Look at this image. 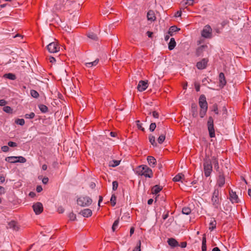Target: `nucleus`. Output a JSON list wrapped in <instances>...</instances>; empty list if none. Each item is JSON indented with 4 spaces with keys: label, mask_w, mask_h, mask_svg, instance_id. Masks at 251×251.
<instances>
[{
    "label": "nucleus",
    "mask_w": 251,
    "mask_h": 251,
    "mask_svg": "<svg viewBox=\"0 0 251 251\" xmlns=\"http://www.w3.org/2000/svg\"><path fill=\"white\" fill-rule=\"evenodd\" d=\"M47 50L50 53L57 52L59 50V47L57 45V43L55 42L50 43L47 46Z\"/></svg>",
    "instance_id": "nucleus-7"
},
{
    "label": "nucleus",
    "mask_w": 251,
    "mask_h": 251,
    "mask_svg": "<svg viewBox=\"0 0 251 251\" xmlns=\"http://www.w3.org/2000/svg\"><path fill=\"white\" fill-rule=\"evenodd\" d=\"M169 211H167L166 214H164L163 215L162 218H163V220H166L169 217Z\"/></svg>",
    "instance_id": "nucleus-62"
},
{
    "label": "nucleus",
    "mask_w": 251,
    "mask_h": 251,
    "mask_svg": "<svg viewBox=\"0 0 251 251\" xmlns=\"http://www.w3.org/2000/svg\"><path fill=\"white\" fill-rule=\"evenodd\" d=\"M184 177V175L182 174H178L176 175L173 179L174 181H179Z\"/></svg>",
    "instance_id": "nucleus-34"
},
{
    "label": "nucleus",
    "mask_w": 251,
    "mask_h": 251,
    "mask_svg": "<svg viewBox=\"0 0 251 251\" xmlns=\"http://www.w3.org/2000/svg\"><path fill=\"white\" fill-rule=\"evenodd\" d=\"M141 251V241L139 240L137 242L136 247L132 251Z\"/></svg>",
    "instance_id": "nucleus-47"
},
{
    "label": "nucleus",
    "mask_w": 251,
    "mask_h": 251,
    "mask_svg": "<svg viewBox=\"0 0 251 251\" xmlns=\"http://www.w3.org/2000/svg\"><path fill=\"white\" fill-rule=\"evenodd\" d=\"M147 160L151 167H154L156 165V161L154 157L149 156L147 157Z\"/></svg>",
    "instance_id": "nucleus-21"
},
{
    "label": "nucleus",
    "mask_w": 251,
    "mask_h": 251,
    "mask_svg": "<svg viewBox=\"0 0 251 251\" xmlns=\"http://www.w3.org/2000/svg\"><path fill=\"white\" fill-rule=\"evenodd\" d=\"M7 103V102L5 100H4L3 99L0 100V106H4Z\"/></svg>",
    "instance_id": "nucleus-55"
},
{
    "label": "nucleus",
    "mask_w": 251,
    "mask_h": 251,
    "mask_svg": "<svg viewBox=\"0 0 251 251\" xmlns=\"http://www.w3.org/2000/svg\"><path fill=\"white\" fill-rule=\"evenodd\" d=\"M119 223V219H118L115 220L112 225V229L113 232H114L116 229V227L118 226Z\"/></svg>",
    "instance_id": "nucleus-39"
},
{
    "label": "nucleus",
    "mask_w": 251,
    "mask_h": 251,
    "mask_svg": "<svg viewBox=\"0 0 251 251\" xmlns=\"http://www.w3.org/2000/svg\"><path fill=\"white\" fill-rule=\"evenodd\" d=\"M199 104L201 109H208V103L206 101V99L204 95H201L200 96L199 100Z\"/></svg>",
    "instance_id": "nucleus-8"
},
{
    "label": "nucleus",
    "mask_w": 251,
    "mask_h": 251,
    "mask_svg": "<svg viewBox=\"0 0 251 251\" xmlns=\"http://www.w3.org/2000/svg\"><path fill=\"white\" fill-rule=\"evenodd\" d=\"M216 221L214 219L211 220L209 223V229L211 231L214 230L216 227Z\"/></svg>",
    "instance_id": "nucleus-28"
},
{
    "label": "nucleus",
    "mask_w": 251,
    "mask_h": 251,
    "mask_svg": "<svg viewBox=\"0 0 251 251\" xmlns=\"http://www.w3.org/2000/svg\"><path fill=\"white\" fill-rule=\"evenodd\" d=\"M182 212L183 214L189 215L191 212V209L188 207H185L182 208Z\"/></svg>",
    "instance_id": "nucleus-35"
},
{
    "label": "nucleus",
    "mask_w": 251,
    "mask_h": 251,
    "mask_svg": "<svg viewBox=\"0 0 251 251\" xmlns=\"http://www.w3.org/2000/svg\"><path fill=\"white\" fill-rule=\"evenodd\" d=\"M207 125L209 136L211 138L214 137L215 136V133L214 127V121L211 116L209 117Z\"/></svg>",
    "instance_id": "nucleus-5"
},
{
    "label": "nucleus",
    "mask_w": 251,
    "mask_h": 251,
    "mask_svg": "<svg viewBox=\"0 0 251 251\" xmlns=\"http://www.w3.org/2000/svg\"><path fill=\"white\" fill-rule=\"evenodd\" d=\"M212 168L211 158H210L208 155H205L203 159V171L206 177H208L210 176L212 171Z\"/></svg>",
    "instance_id": "nucleus-2"
},
{
    "label": "nucleus",
    "mask_w": 251,
    "mask_h": 251,
    "mask_svg": "<svg viewBox=\"0 0 251 251\" xmlns=\"http://www.w3.org/2000/svg\"><path fill=\"white\" fill-rule=\"evenodd\" d=\"M211 160H212V164H213L214 165V167L215 169L217 172L219 171V165L218 162V159L216 156H212Z\"/></svg>",
    "instance_id": "nucleus-18"
},
{
    "label": "nucleus",
    "mask_w": 251,
    "mask_h": 251,
    "mask_svg": "<svg viewBox=\"0 0 251 251\" xmlns=\"http://www.w3.org/2000/svg\"><path fill=\"white\" fill-rule=\"evenodd\" d=\"M207 48L206 45H201L196 50V55L197 56H200L202 55L203 51Z\"/></svg>",
    "instance_id": "nucleus-17"
},
{
    "label": "nucleus",
    "mask_w": 251,
    "mask_h": 251,
    "mask_svg": "<svg viewBox=\"0 0 251 251\" xmlns=\"http://www.w3.org/2000/svg\"><path fill=\"white\" fill-rule=\"evenodd\" d=\"M136 172L138 175L144 176L146 177H153V173L151 169L147 165H140L136 169Z\"/></svg>",
    "instance_id": "nucleus-1"
},
{
    "label": "nucleus",
    "mask_w": 251,
    "mask_h": 251,
    "mask_svg": "<svg viewBox=\"0 0 251 251\" xmlns=\"http://www.w3.org/2000/svg\"><path fill=\"white\" fill-rule=\"evenodd\" d=\"M1 150L4 152H7L9 151V148L7 146H3L1 147Z\"/></svg>",
    "instance_id": "nucleus-54"
},
{
    "label": "nucleus",
    "mask_w": 251,
    "mask_h": 251,
    "mask_svg": "<svg viewBox=\"0 0 251 251\" xmlns=\"http://www.w3.org/2000/svg\"><path fill=\"white\" fill-rule=\"evenodd\" d=\"M156 127V125L155 123H152L150 126V130L151 132H153Z\"/></svg>",
    "instance_id": "nucleus-48"
},
{
    "label": "nucleus",
    "mask_w": 251,
    "mask_h": 251,
    "mask_svg": "<svg viewBox=\"0 0 251 251\" xmlns=\"http://www.w3.org/2000/svg\"><path fill=\"white\" fill-rule=\"evenodd\" d=\"M99 61V59H97L93 62L86 63L85 65L86 67H92V66H95L98 64Z\"/></svg>",
    "instance_id": "nucleus-30"
},
{
    "label": "nucleus",
    "mask_w": 251,
    "mask_h": 251,
    "mask_svg": "<svg viewBox=\"0 0 251 251\" xmlns=\"http://www.w3.org/2000/svg\"><path fill=\"white\" fill-rule=\"evenodd\" d=\"M179 30L180 28H178L177 26L175 25H173L170 27L168 33L170 34V36H173V33L174 32H176Z\"/></svg>",
    "instance_id": "nucleus-25"
},
{
    "label": "nucleus",
    "mask_w": 251,
    "mask_h": 251,
    "mask_svg": "<svg viewBox=\"0 0 251 251\" xmlns=\"http://www.w3.org/2000/svg\"><path fill=\"white\" fill-rule=\"evenodd\" d=\"M212 111H213L216 114H219L218 107L216 103H215L212 106Z\"/></svg>",
    "instance_id": "nucleus-44"
},
{
    "label": "nucleus",
    "mask_w": 251,
    "mask_h": 251,
    "mask_svg": "<svg viewBox=\"0 0 251 251\" xmlns=\"http://www.w3.org/2000/svg\"><path fill=\"white\" fill-rule=\"evenodd\" d=\"M191 113L194 118L198 116V106L195 103H193L191 104Z\"/></svg>",
    "instance_id": "nucleus-15"
},
{
    "label": "nucleus",
    "mask_w": 251,
    "mask_h": 251,
    "mask_svg": "<svg viewBox=\"0 0 251 251\" xmlns=\"http://www.w3.org/2000/svg\"><path fill=\"white\" fill-rule=\"evenodd\" d=\"M33 210L36 215L40 214L43 211V205L41 202H37L32 206Z\"/></svg>",
    "instance_id": "nucleus-9"
},
{
    "label": "nucleus",
    "mask_w": 251,
    "mask_h": 251,
    "mask_svg": "<svg viewBox=\"0 0 251 251\" xmlns=\"http://www.w3.org/2000/svg\"><path fill=\"white\" fill-rule=\"evenodd\" d=\"M148 87V80H140L137 86V89L140 92H143L145 91Z\"/></svg>",
    "instance_id": "nucleus-11"
},
{
    "label": "nucleus",
    "mask_w": 251,
    "mask_h": 251,
    "mask_svg": "<svg viewBox=\"0 0 251 251\" xmlns=\"http://www.w3.org/2000/svg\"><path fill=\"white\" fill-rule=\"evenodd\" d=\"M225 183V178L222 172H219L218 177L217 179V184L220 187H223Z\"/></svg>",
    "instance_id": "nucleus-12"
},
{
    "label": "nucleus",
    "mask_w": 251,
    "mask_h": 251,
    "mask_svg": "<svg viewBox=\"0 0 251 251\" xmlns=\"http://www.w3.org/2000/svg\"><path fill=\"white\" fill-rule=\"evenodd\" d=\"M136 125H137V127L138 128V129L142 130L143 131H144L145 129H144V128H143L142 127V124L140 123V122L139 120H137L136 121Z\"/></svg>",
    "instance_id": "nucleus-50"
},
{
    "label": "nucleus",
    "mask_w": 251,
    "mask_h": 251,
    "mask_svg": "<svg viewBox=\"0 0 251 251\" xmlns=\"http://www.w3.org/2000/svg\"><path fill=\"white\" fill-rule=\"evenodd\" d=\"M92 201V199L88 196L80 197L77 199V204L82 207L88 206Z\"/></svg>",
    "instance_id": "nucleus-4"
},
{
    "label": "nucleus",
    "mask_w": 251,
    "mask_h": 251,
    "mask_svg": "<svg viewBox=\"0 0 251 251\" xmlns=\"http://www.w3.org/2000/svg\"><path fill=\"white\" fill-rule=\"evenodd\" d=\"M17 162H20V163H25L26 161V159L23 157V156H17Z\"/></svg>",
    "instance_id": "nucleus-45"
},
{
    "label": "nucleus",
    "mask_w": 251,
    "mask_h": 251,
    "mask_svg": "<svg viewBox=\"0 0 251 251\" xmlns=\"http://www.w3.org/2000/svg\"><path fill=\"white\" fill-rule=\"evenodd\" d=\"M167 242L170 246L173 248L179 246L178 242L173 238H169Z\"/></svg>",
    "instance_id": "nucleus-20"
},
{
    "label": "nucleus",
    "mask_w": 251,
    "mask_h": 251,
    "mask_svg": "<svg viewBox=\"0 0 251 251\" xmlns=\"http://www.w3.org/2000/svg\"><path fill=\"white\" fill-rule=\"evenodd\" d=\"M116 196L113 194L112 195L111 199H110V201L111 203V205L112 206H114L116 203Z\"/></svg>",
    "instance_id": "nucleus-37"
},
{
    "label": "nucleus",
    "mask_w": 251,
    "mask_h": 251,
    "mask_svg": "<svg viewBox=\"0 0 251 251\" xmlns=\"http://www.w3.org/2000/svg\"><path fill=\"white\" fill-rule=\"evenodd\" d=\"M118 187V183L117 181H114L112 182V189L113 191H116Z\"/></svg>",
    "instance_id": "nucleus-49"
},
{
    "label": "nucleus",
    "mask_w": 251,
    "mask_h": 251,
    "mask_svg": "<svg viewBox=\"0 0 251 251\" xmlns=\"http://www.w3.org/2000/svg\"><path fill=\"white\" fill-rule=\"evenodd\" d=\"M162 186L155 185L151 188V193L153 194L156 195L162 190Z\"/></svg>",
    "instance_id": "nucleus-22"
},
{
    "label": "nucleus",
    "mask_w": 251,
    "mask_h": 251,
    "mask_svg": "<svg viewBox=\"0 0 251 251\" xmlns=\"http://www.w3.org/2000/svg\"><path fill=\"white\" fill-rule=\"evenodd\" d=\"M4 77L7 78L10 80H15L16 79V75L12 73L5 74L4 76Z\"/></svg>",
    "instance_id": "nucleus-33"
},
{
    "label": "nucleus",
    "mask_w": 251,
    "mask_h": 251,
    "mask_svg": "<svg viewBox=\"0 0 251 251\" xmlns=\"http://www.w3.org/2000/svg\"><path fill=\"white\" fill-rule=\"evenodd\" d=\"M8 228L12 229L14 230L18 231L19 229V226L18 223L15 221H11L8 224Z\"/></svg>",
    "instance_id": "nucleus-14"
},
{
    "label": "nucleus",
    "mask_w": 251,
    "mask_h": 251,
    "mask_svg": "<svg viewBox=\"0 0 251 251\" xmlns=\"http://www.w3.org/2000/svg\"><path fill=\"white\" fill-rule=\"evenodd\" d=\"M3 110L6 113H12L13 109L9 106H5L3 107Z\"/></svg>",
    "instance_id": "nucleus-40"
},
{
    "label": "nucleus",
    "mask_w": 251,
    "mask_h": 251,
    "mask_svg": "<svg viewBox=\"0 0 251 251\" xmlns=\"http://www.w3.org/2000/svg\"><path fill=\"white\" fill-rule=\"evenodd\" d=\"M165 139V135L161 134L159 136V137L157 139V141L159 144H161L164 141Z\"/></svg>",
    "instance_id": "nucleus-38"
},
{
    "label": "nucleus",
    "mask_w": 251,
    "mask_h": 251,
    "mask_svg": "<svg viewBox=\"0 0 251 251\" xmlns=\"http://www.w3.org/2000/svg\"><path fill=\"white\" fill-rule=\"evenodd\" d=\"M87 37L89 38H90L94 41L98 40V37L97 35L95 33H94L93 32L88 33L87 34Z\"/></svg>",
    "instance_id": "nucleus-31"
},
{
    "label": "nucleus",
    "mask_w": 251,
    "mask_h": 251,
    "mask_svg": "<svg viewBox=\"0 0 251 251\" xmlns=\"http://www.w3.org/2000/svg\"><path fill=\"white\" fill-rule=\"evenodd\" d=\"M39 108L41 111L43 113H46L48 111V107L44 104H40L39 106Z\"/></svg>",
    "instance_id": "nucleus-36"
},
{
    "label": "nucleus",
    "mask_w": 251,
    "mask_h": 251,
    "mask_svg": "<svg viewBox=\"0 0 251 251\" xmlns=\"http://www.w3.org/2000/svg\"><path fill=\"white\" fill-rule=\"evenodd\" d=\"M179 246L182 248H185L187 246V242H181L180 244V245H179Z\"/></svg>",
    "instance_id": "nucleus-63"
},
{
    "label": "nucleus",
    "mask_w": 251,
    "mask_h": 251,
    "mask_svg": "<svg viewBox=\"0 0 251 251\" xmlns=\"http://www.w3.org/2000/svg\"><path fill=\"white\" fill-rule=\"evenodd\" d=\"M229 196H230V200L232 203H238L239 202V199L238 196L236 195L235 192H233L232 190L229 191Z\"/></svg>",
    "instance_id": "nucleus-13"
},
{
    "label": "nucleus",
    "mask_w": 251,
    "mask_h": 251,
    "mask_svg": "<svg viewBox=\"0 0 251 251\" xmlns=\"http://www.w3.org/2000/svg\"><path fill=\"white\" fill-rule=\"evenodd\" d=\"M48 181L49 178L47 177H44L42 179V182L45 184H46L48 182Z\"/></svg>",
    "instance_id": "nucleus-61"
},
{
    "label": "nucleus",
    "mask_w": 251,
    "mask_h": 251,
    "mask_svg": "<svg viewBox=\"0 0 251 251\" xmlns=\"http://www.w3.org/2000/svg\"><path fill=\"white\" fill-rule=\"evenodd\" d=\"M8 145L10 147H16L17 146V144L14 142L9 141L8 143Z\"/></svg>",
    "instance_id": "nucleus-53"
},
{
    "label": "nucleus",
    "mask_w": 251,
    "mask_h": 251,
    "mask_svg": "<svg viewBox=\"0 0 251 251\" xmlns=\"http://www.w3.org/2000/svg\"><path fill=\"white\" fill-rule=\"evenodd\" d=\"M201 36L205 38H210L212 36V28L209 25H206L201 31Z\"/></svg>",
    "instance_id": "nucleus-6"
},
{
    "label": "nucleus",
    "mask_w": 251,
    "mask_h": 251,
    "mask_svg": "<svg viewBox=\"0 0 251 251\" xmlns=\"http://www.w3.org/2000/svg\"><path fill=\"white\" fill-rule=\"evenodd\" d=\"M220 86L223 87L226 83V81L223 73H220L219 74Z\"/></svg>",
    "instance_id": "nucleus-19"
},
{
    "label": "nucleus",
    "mask_w": 251,
    "mask_h": 251,
    "mask_svg": "<svg viewBox=\"0 0 251 251\" xmlns=\"http://www.w3.org/2000/svg\"><path fill=\"white\" fill-rule=\"evenodd\" d=\"M149 139L150 142L152 146H153L154 147H156L157 146V144L155 142V137L154 136L150 134L149 136Z\"/></svg>",
    "instance_id": "nucleus-29"
},
{
    "label": "nucleus",
    "mask_w": 251,
    "mask_h": 251,
    "mask_svg": "<svg viewBox=\"0 0 251 251\" xmlns=\"http://www.w3.org/2000/svg\"><path fill=\"white\" fill-rule=\"evenodd\" d=\"M181 11H177L176 12L175 14V16L176 17H180L181 15Z\"/></svg>",
    "instance_id": "nucleus-60"
},
{
    "label": "nucleus",
    "mask_w": 251,
    "mask_h": 251,
    "mask_svg": "<svg viewBox=\"0 0 251 251\" xmlns=\"http://www.w3.org/2000/svg\"><path fill=\"white\" fill-rule=\"evenodd\" d=\"M5 160L11 163H17V156H8L5 158Z\"/></svg>",
    "instance_id": "nucleus-27"
},
{
    "label": "nucleus",
    "mask_w": 251,
    "mask_h": 251,
    "mask_svg": "<svg viewBox=\"0 0 251 251\" xmlns=\"http://www.w3.org/2000/svg\"><path fill=\"white\" fill-rule=\"evenodd\" d=\"M43 190V188L41 185H38L36 187V191L38 193L41 192Z\"/></svg>",
    "instance_id": "nucleus-57"
},
{
    "label": "nucleus",
    "mask_w": 251,
    "mask_h": 251,
    "mask_svg": "<svg viewBox=\"0 0 251 251\" xmlns=\"http://www.w3.org/2000/svg\"><path fill=\"white\" fill-rule=\"evenodd\" d=\"M80 214H81L84 217H90L92 214V211L91 209L86 208L83 210H82L80 212Z\"/></svg>",
    "instance_id": "nucleus-16"
},
{
    "label": "nucleus",
    "mask_w": 251,
    "mask_h": 251,
    "mask_svg": "<svg viewBox=\"0 0 251 251\" xmlns=\"http://www.w3.org/2000/svg\"><path fill=\"white\" fill-rule=\"evenodd\" d=\"M207 247H206V235L204 234L202 237V246H201V251H206Z\"/></svg>",
    "instance_id": "nucleus-26"
},
{
    "label": "nucleus",
    "mask_w": 251,
    "mask_h": 251,
    "mask_svg": "<svg viewBox=\"0 0 251 251\" xmlns=\"http://www.w3.org/2000/svg\"><path fill=\"white\" fill-rule=\"evenodd\" d=\"M152 116L154 118H159V114L157 112H156V111H153L152 112Z\"/></svg>",
    "instance_id": "nucleus-56"
},
{
    "label": "nucleus",
    "mask_w": 251,
    "mask_h": 251,
    "mask_svg": "<svg viewBox=\"0 0 251 251\" xmlns=\"http://www.w3.org/2000/svg\"><path fill=\"white\" fill-rule=\"evenodd\" d=\"M69 217L71 221H75L76 219V215L73 212L69 214Z\"/></svg>",
    "instance_id": "nucleus-51"
},
{
    "label": "nucleus",
    "mask_w": 251,
    "mask_h": 251,
    "mask_svg": "<svg viewBox=\"0 0 251 251\" xmlns=\"http://www.w3.org/2000/svg\"><path fill=\"white\" fill-rule=\"evenodd\" d=\"M208 59L207 58H203L201 60L198 62L196 67L199 70H203L206 68Z\"/></svg>",
    "instance_id": "nucleus-10"
},
{
    "label": "nucleus",
    "mask_w": 251,
    "mask_h": 251,
    "mask_svg": "<svg viewBox=\"0 0 251 251\" xmlns=\"http://www.w3.org/2000/svg\"><path fill=\"white\" fill-rule=\"evenodd\" d=\"M207 109H201V110L200 111V116L201 118H202L204 117V116L205 115L206 112H207Z\"/></svg>",
    "instance_id": "nucleus-46"
},
{
    "label": "nucleus",
    "mask_w": 251,
    "mask_h": 251,
    "mask_svg": "<svg viewBox=\"0 0 251 251\" xmlns=\"http://www.w3.org/2000/svg\"><path fill=\"white\" fill-rule=\"evenodd\" d=\"M34 117H35V114L34 112H31L29 114H26L25 115V117L26 119H32L34 118Z\"/></svg>",
    "instance_id": "nucleus-43"
},
{
    "label": "nucleus",
    "mask_w": 251,
    "mask_h": 251,
    "mask_svg": "<svg viewBox=\"0 0 251 251\" xmlns=\"http://www.w3.org/2000/svg\"><path fill=\"white\" fill-rule=\"evenodd\" d=\"M120 161L113 160L109 162V166L112 167H115L120 164Z\"/></svg>",
    "instance_id": "nucleus-32"
},
{
    "label": "nucleus",
    "mask_w": 251,
    "mask_h": 251,
    "mask_svg": "<svg viewBox=\"0 0 251 251\" xmlns=\"http://www.w3.org/2000/svg\"><path fill=\"white\" fill-rule=\"evenodd\" d=\"M30 95L34 98H37L39 96L38 93L34 90H31L30 91Z\"/></svg>",
    "instance_id": "nucleus-42"
},
{
    "label": "nucleus",
    "mask_w": 251,
    "mask_h": 251,
    "mask_svg": "<svg viewBox=\"0 0 251 251\" xmlns=\"http://www.w3.org/2000/svg\"><path fill=\"white\" fill-rule=\"evenodd\" d=\"M195 89L197 92H199L200 90V85L199 84L195 83Z\"/></svg>",
    "instance_id": "nucleus-59"
},
{
    "label": "nucleus",
    "mask_w": 251,
    "mask_h": 251,
    "mask_svg": "<svg viewBox=\"0 0 251 251\" xmlns=\"http://www.w3.org/2000/svg\"><path fill=\"white\" fill-rule=\"evenodd\" d=\"M147 18L149 21H154L155 20L156 17L154 13L152 10H149L147 13Z\"/></svg>",
    "instance_id": "nucleus-23"
},
{
    "label": "nucleus",
    "mask_w": 251,
    "mask_h": 251,
    "mask_svg": "<svg viewBox=\"0 0 251 251\" xmlns=\"http://www.w3.org/2000/svg\"><path fill=\"white\" fill-rule=\"evenodd\" d=\"M57 211L59 213H63L64 212V209L62 206H60L58 208Z\"/></svg>",
    "instance_id": "nucleus-58"
},
{
    "label": "nucleus",
    "mask_w": 251,
    "mask_h": 251,
    "mask_svg": "<svg viewBox=\"0 0 251 251\" xmlns=\"http://www.w3.org/2000/svg\"><path fill=\"white\" fill-rule=\"evenodd\" d=\"M5 181V177L2 176L0 175V183H2Z\"/></svg>",
    "instance_id": "nucleus-64"
},
{
    "label": "nucleus",
    "mask_w": 251,
    "mask_h": 251,
    "mask_svg": "<svg viewBox=\"0 0 251 251\" xmlns=\"http://www.w3.org/2000/svg\"><path fill=\"white\" fill-rule=\"evenodd\" d=\"M15 123L20 126H23L25 125V122L23 119H17L15 120Z\"/></svg>",
    "instance_id": "nucleus-41"
},
{
    "label": "nucleus",
    "mask_w": 251,
    "mask_h": 251,
    "mask_svg": "<svg viewBox=\"0 0 251 251\" xmlns=\"http://www.w3.org/2000/svg\"><path fill=\"white\" fill-rule=\"evenodd\" d=\"M176 46V43L174 38H171L168 44V48L170 50H173Z\"/></svg>",
    "instance_id": "nucleus-24"
},
{
    "label": "nucleus",
    "mask_w": 251,
    "mask_h": 251,
    "mask_svg": "<svg viewBox=\"0 0 251 251\" xmlns=\"http://www.w3.org/2000/svg\"><path fill=\"white\" fill-rule=\"evenodd\" d=\"M195 0H186L184 2L185 5H193L194 3Z\"/></svg>",
    "instance_id": "nucleus-52"
},
{
    "label": "nucleus",
    "mask_w": 251,
    "mask_h": 251,
    "mask_svg": "<svg viewBox=\"0 0 251 251\" xmlns=\"http://www.w3.org/2000/svg\"><path fill=\"white\" fill-rule=\"evenodd\" d=\"M220 191L218 189H215L211 198V202L215 208L218 209L221 204L222 200L221 197H220Z\"/></svg>",
    "instance_id": "nucleus-3"
}]
</instances>
